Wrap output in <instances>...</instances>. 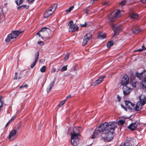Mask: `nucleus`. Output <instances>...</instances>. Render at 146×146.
Masks as SVG:
<instances>
[{
  "label": "nucleus",
  "mask_w": 146,
  "mask_h": 146,
  "mask_svg": "<svg viewBox=\"0 0 146 146\" xmlns=\"http://www.w3.org/2000/svg\"><path fill=\"white\" fill-rule=\"evenodd\" d=\"M116 127L114 123L105 122L98 127L99 132L102 133V139L105 142L111 141L113 137V133Z\"/></svg>",
  "instance_id": "nucleus-1"
},
{
  "label": "nucleus",
  "mask_w": 146,
  "mask_h": 146,
  "mask_svg": "<svg viewBox=\"0 0 146 146\" xmlns=\"http://www.w3.org/2000/svg\"><path fill=\"white\" fill-rule=\"evenodd\" d=\"M23 31V30L21 31L20 30L13 31L11 33L7 35V38L5 39V41L9 42L11 39L16 38Z\"/></svg>",
  "instance_id": "nucleus-2"
},
{
  "label": "nucleus",
  "mask_w": 146,
  "mask_h": 146,
  "mask_svg": "<svg viewBox=\"0 0 146 146\" xmlns=\"http://www.w3.org/2000/svg\"><path fill=\"white\" fill-rule=\"evenodd\" d=\"M57 6V5L56 3L52 5L44 12V17L46 18L50 16L55 11Z\"/></svg>",
  "instance_id": "nucleus-3"
},
{
  "label": "nucleus",
  "mask_w": 146,
  "mask_h": 146,
  "mask_svg": "<svg viewBox=\"0 0 146 146\" xmlns=\"http://www.w3.org/2000/svg\"><path fill=\"white\" fill-rule=\"evenodd\" d=\"M120 13V11L119 10H114L112 11L108 17L109 22H115L116 20V19L119 17V14Z\"/></svg>",
  "instance_id": "nucleus-4"
},
{
  "label": "nucleus",
  "mask_w": 146,
  "mask_h": 146,
  "mask_svg": "<svg viewBox=\"0 0 146 146\" xmlns=\"http://www.w3.org/2000/svg\"><path fill=\"white\" fill-rule=\"evenodd\" d=\"M92 35L91 33H87L84 36L82 44V45L84 46L92 38Z\"/></svg>",
  "instance_id": "nucleus-5"
},
{
  "label": "nucleus",
  "mask_w": 146,
  "mask_h": 146,
  "mask_svg": "<svg viewBox=\"0 0 146 146\" xmlns=\"http://www.w3.org/2000/svg\"><path fill=\"white\" fill-rule=\"evenodd\" d=\"M139 101L138 102L141 104V106H143L146 103V97L145 96L141 94L139 97Z\"/></svg>",
  "instance_id": "nucleus-6"
},
{
  "label": "nucleus",
  "mask_w": 146,
  "mask_h": 146,
  "mask_svg": "<svg viewBox=\"0 0 146 146\" xmlns=\"http://www.w3.org/2000/svg\"><path fill=\"white\" fill-rule=\"evenodd\" d=\"M136 76L140 80H143L146 78V70H145L141 73L136 72Z\"/></svg>",
  "instance_id": "nucleus-7"
},
{
  "label": "nucleus",
  "mask_w": 146,
  "mask_h": 146,
  "mask_svg": "<svg viewBox=\"0 0 146 146\" xmlns=\"http://www.w3.org/2000/svg\"><path fill=\"white\" fill-rule=\"evenodd\" d=\"M129 78L127 75L124 76L121 81L120 83L122 85L126 86L129 82Z\"/></svg>",
  "instance_id": "nucleus-8"
},
{
  "label": "nucleus",
  "mask_w": 146,
  "mask_h": 146,
  "mask_svg": "<svg viewBox=\"0 0 146 146\" xmlns=\"http://www.w3.org/2000/svg\"><path fill=\"white\" fill-rule=\"evenodd\" d=\"M125 106L127 108L129 109L133 110L135 109V104L132 103L131 102L129 101H125Z\"/></svg>",
  "instance_id": "nucleus-9"
},
{
  "label": "nucleus",
  "mask_w": 146,
  "mask_h": 146,
  "mask_svg": "<svg viewBox=\"0 0 146 146\" xmlns=\"http://www.w3.org/2000/svg\"><path fill=\"white\" fill-rule=\"evenodd\" d=\"M123 93L124 95L126 96L129 94L132 90V89L127 86H124L123 87Z\"/></svg>",
  "instance_id": "nucleus-10"
},
{
  "label": "nucleus",
  "mask_w": 146,
  "mask_h": 146,
  "mask_svg": "<svg viewBox=\"0 0 146 146\" xmlns=\"http://www.w3.org/2000/svg\"><path fill=\"white\" fill-rule=\"evenodd\" d=\"M110 25L112 27L113 29L114 32V36L117 35L119 34V32L121 30V28H119L118 27L115 28L114 24L112 23H110Z\"/></svg>",
  "instance_id": "nucleus-11"
},
{
  "label": "nucleus",
  "mask_w": 146,
  "mask_h": 146,
  "mask_svg": "<svg viewBox=\"0 0 146 146\" xmlns=\"http://www.w3.org/2000/svg\"><path fill=\"white\" fill-rule=\"evenodd\" d=\"M17 133V131L14 129L11 131L10 134L9 136V138L10 141H13L14 140L15 137L14 136Z\"/></svg>",
  "instance_id": "nucleus-12"
},
{
  "label": "nucleus",
  "mask_w": 146,
  "mask_h": 146,
  "mask_svg": "<svg viewBox=\"0 0 146 146\" xmlns=\"http://www.w3.org/2000/svg\"><path fill=\"white\" fill-rule=\"evenodd\" d=\"M76 129V128H73V129L72 133H71V138L72 139H79L78 136L80 135L79 133H77L75 131V129Z\"/></svg>",
  "instance_id": "nucleus-13"
},
{
  "label": "nucleus",
  "mask_w": 146,
  "mask_h": 146,
  "mask_svg": "<svg viewBox=\"0 0 146 146\" xmlns=\"http://www.w3.org/2000/svg\"><path fill=\"white\" fill-rule=\"evenodd\" d=\"M78 30V27L76 24H74L72 26L70 27L69 29V31L70 32L77 31Z\"/></svg>",
  "instance_id": "nucleus-14"
},
{
  "label": "nucleus",
  "mask_w": 146,
  "mask_h": 146,
  "mask_svg": "<svg viewBox=\"0 0 146 146\" xmlns=\"http://www.w3.org/2000/svg\"><path fill=\"white\" fill-rule=\"evenodd\" d=\"M39 56V52H37L35 54V61L33 62L31 64V68H33L35 65L36 63L38 60V57Z\"/></svg>",
  "instance_id": "nucleus-15"
},
{
  "label": "nucleus",
  "mask_w": 146,
  "mask_h": 146,
  "mask_svg": "<svg viewBox=\"0 0 146 146\" xmlns=\"http://www.w3.org/2000/svg\"><path fill=\"white\" fill-rule=\"evenodd\" d=\"M51 30L50 29H48L46 32H44L43 33H41L42 35V38H47L49 37V33L50 32Z\"/></svg>",
  "instance_id": "nucleus-16"
},
{
  "label": "nucleus",
  "mask_w": 146,
  "mask_h": 146,
  "mask_svg": "<svg viewBox=\"0 0 146 146\" xmlns=\"http://www.w3.org/2000/svg\"><path fill=\"white\" fill-rule=\"evenodd\" d=\"M128 128L130 131H133L136 129L137 124L136 123H132L128 127Z\"/></svg>",
  "instance_id": "nucleus-17"
},
{
  "label": "nucleus",
  "mask_w": 146,
  "mask_h": 146,
  "mask_svg": "<svg viewBox=\"0 0 146 146\" xmlns=\"http://www.w3.org/2000/svg\"><path fill=\"white\" fill-rule=\"evenodd\" d=\"M106 77L105 76H103L100 77L98 79L96 80L94 82L95 85H97L100 84L103 81V79Z\"/></svg>",
  "instance_id": "nucleus-18"
},
{
  "label": "nucleus",
  "mask_w": 146,
  "mask_h": 146,
  "mask_svg": "<svg viewBox=\"0 0 146 146\" xmlns=\"http://www.w3.org/2000/svg\"><path fill=\"white\" fill-rule=\"evenodd\" d=\"M55 77L54 78V79L53 80V81L51 82L50 83L49 85L48 86V88L46 89V91L48 93L50 91H51L52 88V87L53 86L54 83H55Z\"/></svg>",
  "instance_id": "nucleus-19"
},
{
  "label": "nucleus",
  "mask_w": 146,
  "mask_h": 146,
  "mask_svg": "<svg viewBox=\"0 0 146 146\" xmlns=\"http://www.w3.org/2000/svg\"><path fill=\"white\" fill-rule=\"evenodd\" d=\"M79 139H72L71 143L74 146H76L79 143Z\"/></svg>",
  "instance_id": "nucleus-20"
},
{
  "label": "nucleus",
  "mask_w": 146,
  "mask_h": 146,
  "mask_svg": "<svg viewBox=\"0 0 146 146\" xmlns=\"http://www.w3.org/2000/svg\"><path fill=\"white\" fill-rule=\"evenodd\" d=\"M143 106H141V104L139 102H137L135 106V110L137 111H139L142 109Z\"/></svg>",
  "instance_id": "nucleus-21"
},
{
  "label": "nucleus",
  "mask_w": 146,
  "mask_h": 146,
  "mask_svg": "<svg viewBox=\"0 0 146 146\" xmlns=\"http://www.w3.org/2000/svg\"><path fill=\"white\" fill-rule=\"evenodd\" d=\"M129 16L132 19H137L138 17V15L137 14L134 13H130Z\"/></svg>",
  "instance_id": "nucleus-22"
},
{
  "label": "nucleus",
  "mask_w": 146,
  "mask_h": 146,
  "mask_svg": "<svg viewBox=\"0 0 146 146\" xmlns=\"http://www.w3.org/2000/svg\"><path fill=\"white\" fill-rule=\"evenodd\" d=\"M98 130L95 129L93 132L92 135L91 137L92 139H94L97 137L98 135Z\"/></svg>",
  "instance_id": "nucleus-23"
},
{
  "label": "nucleus",
  "mask_w": 146,
  "mask_h": 146,
  "mask_svg": "<svg viewBox=\"0 0 146 146\" xmlns=\"http://www.w3.org/2000/svg\"><path fill=\"white\" fill-rule=\"evenodd\" d=\"M131 82L132 83V86L134 88H136L137 81L135 80V78H134L133 79L131 78Z\"/></svg>",
  "instance_id": "nucleus-24"
},
{
  "label": "nucleus",
  "mask_w": 146,
  "mask_h": 146,
  "mask_svg": "<svg viewBox=\"0 0 146 146\" xmlns=\"http://www.w3.org/2000/svg\"><path fill=\"white\" fill-rule=\"evenodd\" d=\"M100 37L102 38V39H104L106 38V34H103L101 33L99 34L98 36V38H100Z\"/></svg>",
  "instance_id": "nucleus-25"
},
{
  "label": "nucleus",
  "mask_w": 146,
  "mask_h": 146,
  "mask_svg": "<svg viewBox=\"0 0 146 146\" xmlns=\"http://www.w3.org/2000/svg\"><path fill=\"white\" fill-rule=\"evenodd\" d=\"M141 84L143 89H145L146 90V80L143 81Z\"/></svg>",
  "instance_id": "nucleus-26"
},
{
  "label": "nucleus",
  "mask_w": 146,
  "mask_h": 146,
  "mask_svg": "<svg viewBox=\"0 0 146 146\" xmlns=\"http://www.w3.org/2000/svg\"><path fill=\"white\" fill-rule=\"evenodd\" d=\"M130 0H126L123 1L120 3V4L123 6L127 2L128 4H130L131 3V2H129V1Z\"/></svg>",
  "instance_id": "nucleus-27"
},
{
  "label": "nucleus",
  "mask_w": 146,
  "mask_h": 146,
  "mask_svg": "<svg viewBox=\"0 0 146 146\" xmlns=\"http://www.w3.org/2000/svg\"><path fill=\"white\" fill-rule=\"evenodd\" d=\"M113 44V41L112 40L109 41L107 43V46L108 48H110Z\"/></svg>",
  "instance_id": "nucleus-28"
},
{
  "label": "nucleus",
  "mask_w": 146,
  "mask_h": 146,
  "mask_svg": "<svg viewBox=\"0 0 146 146\" xmlns=\"http://www.w3.org/2000/svg\"><path fill=\"white\" fill-rule=\"evenodd\" d=\"M23 0H15V2L17 5H19L22 4Z\"/></svg>",
  "instance_id": "nucleus-29"
},
{
  "label": "nucleus",
  "mask_w": 146,
  "mask_h": 146,
  "mask_svg": "<svg viewBox=\"0 0 146 146\" xmlns=\"http://www.w3.org/2000/svg\"><path fill=\"white\" fill-rule=\"evenodd\" d=\"M48 29H50L48 28H47L46 27L42 28L40 31L41 32V33H43L44 32H46Z\"/></svg>",
  "instance_id": "nucleus-30"
},
{
  "label": "nucleus",
  "mask_w": 146,
  "mask_h": 146,
  "mask_svg": "<svg viewBox=\"0 0 146 146\" xmlns=\"http://www.w3.org/2000/svg\"><path fill=\"white\" fill-rule=\"evenodd\" d=\"M141 31V29H136L135 30H132V32L134 34H137Z\"/></svg>",
  "instance_id": "nucleus-31"
},
{
  "label": "nucleus",
  "mask_w": 146,
  "mask_h": 146,
  "mask_svg": "<svg viewBox=\"0 0 146 146\" xmlns=\"http://www.w3.org/2000/svg\"><path fill=\"white\" fill-rule=\"evenodd\" d=\"M74 7V6H72L71 7H70L68 9L66 10L65 12H68V13L70 12L72 10H73V8Z\"/></svg>",
  "instance_id": "nucleus-32"
},
{
  "label": "nucleus",
  "mask_w": 146,
  "mask_h": 146,
  "mask_svg": "<svg viewBox=\"0 0 146 146\" xmlns=\"http://www.w3.org/2000/svg\"><path fill=\"white\" fill-rule=\"evenodd\" d=\"M125 120L121 119L119 120L118 121V123L119 124H120L121 125H123L125 123Z\"/></svg>",
  "instance_id": "nucleus-33"
},
{
  "label": "nucleus",
  "mask_w": 146,
  "mask_h": 146,
  "mask_svg": "<svg viewBox=\"0 0 146 146\" xmlns=\"http://www.w3.org/2000/svg\"><path fill=\"white\" fill-rule=\"evenodd\" d=\"M46 66H44L40 69V71L42 72H44L46 71Z\"/></svg>",
  "instance_id": "nucleus-34"
},
{
  "label": "nucleus",
  "mask_w": 146,
  "mask_h": 146,
  "mask_svg": "<svg viewBox=\"0 0 146 146\" xmlns=\"http://www.w3.org/2000/svg\"><path fill=\"white\" fill-rule=\"evenodd\" d=\"M66 100H64L60 102L59 104L58 105L59 107H61V106L63 105L66 102Z\"/></svg>",
  "instance_id": "nucleus-35"
},
{
  "label": "nucleus",
  "mask_w": 146,
  "mask_h": 146,
  "mask_svg": "<svg viewBox=\"0 0 146 146\" xmlns=\"http://www.w3.org/2000/svg\"><path fill=\"white\" fill-rule=\"evenodd\" d=\"M28 86V85L26 83L23 82V83L22 85L20 86L19 88H20L21 89L24 87L27 88Z\"/></svg>",
  "instance_id": "nucleus-36"
},
{
  "label": "nucleus",
  "mask_w": 146,
  "mask_h": 146,
  "mask_svg": "<svg viewBox=\"0 0 146 146\" xmlns=\"http://www.w3.org/2000/svg\"><path fill=\"white\" fill-rule=\"evenodd\" d=\"M21 9L23 10L24 9H27L29 7V5H21Z\"/></svg>",
  "instance_id": "nucleus-37"
},
{
  "label": "nucleus",
  "mask_w": 146,
  "mask_h": 146,
  "mask_svg": "<svg viewBox=\"0 0 146 146\" xmlns=\"http://www.w3.org/2000/svg\"><path fill=\"white\" fill-rule=\"evenodd\" d=\"M68 65H67L66 66H63L62 69H61L60 71L61 72H63L64 71H65L66 70H67V66Z\"/></svg>",
  "instance_id": "nucleus-38"
},
{
  "label": "nucleus",
  "mask_w": 146,
  "mask_h": 146,
  "mask_svg": "<svg viewBox=\"0 0 146 146\" xmlns=\"http://www.w3.org/2000/svg\"><path fill=\"white\" fill-rule=\"evenodd\" d=\"M3 6H0V17L2 14H3Z\"/></svg>",
  "instance_id": "nucleus-39"
},
{
  "label": "nucleus",
  "mask_w": 146,
  "mask_h": 146,
  "mask_svg": "<svg viewBox=\"0 0 146 146\" xmlns=\"http://www.w3.org/2000/svg\"><path fill=\"white\" fill-rule=\"evenodd\" d=\"M69 56V54L68 53H66L65 57L64 58L65 60H68Z\"/></svg>",
  "instance_id": "nucleus-40"
},
{
  "label": "nucleus",
  "mask_w": 146,
  "mask_h": 146,
  "mask_svg": "<svg viewBox=\"0 0 146 146\" xmlns=\"http://www.w3.org/2000/svg\"><path fill=\"white\" fill-rule=\"evenodd\" d=\"M73 22L72 21H70L68 24V25L70 27H71L73 25Z\"/></svg>",
  "instance_id": "nucleus-41"
},
{
  "label": "nucleus",
  "mask_w": 146,
  "mask_h": 146,
  "mask_svg": "<svg viewBox=\"0 0 146 146\" xmlns=\"http://www.w3.org/2000/svg\"><path fill=\"white\" fill-rule=\"evenodd\" d=\"M102 4L104 5H109V2L107 1H104L102 3Z\"/></svg>",
  "instance_id": "nucleus-42"
},
{
  "label": "nucleus",
  "mask_w": 146,
  "mask_h": 146,
  "mask_svg": "<svg viewBox=\"0 0 146 146\" xmlns=\"http://www.w3.org/2000/svg\"><path fill=\"white\" fill-rule=\"evenodd\" d=\"M37 35L39 36V37H41L42 38V35L41 32L39 31L37 33Z\"/></svg>",
  "instance_id": "nucleus-43"
},
{
  "label": "nucleus",
  "mask_w": 146,
  "mask_h": 146,
  "mask_svg": "<svg viewBox=\"0 0 146 146\" xmlns=\"http://www.w3.org/2000/svg\"><path fill=\"white\" fill-rule=\"evenodd\" d=\"M17 76H18V75H17V72H15V76H14V80H16L17 79Z\"/></svg>",
  "instance_id": "nucleus-44"
},
{
  "label": "nucleus",
  "mask_w": 146,
  "mask_h": 146,
  "mask_svg": "<svg viewBox=\"0 0 146 146\" xmlns=\"http://www.w3.org/2000/svg\"><path fill=\"white\" fill-rule=\"evenodd\" d=\"M121 107L124 110H125V111H127V108H125V107L122 104H121Z\"/></svg>",
  "instance_id": "nucleus-45"
},
{
  "label": "nucleus",
  "mask_w": 146,
  "mask_h": 146,
  "mask_svg": "<svg viewBox=\"0 0 146 146\" xmlns=\"http://www.w3.org/2000/svg\"><path fill=\"white\" fill-rule=\"evenodd\" d=\"M38 44L40 45H43L44 42L42 41H39L38 42Z\"/></svg>",
  "instance_id": "nucleus-46"
},
{
  "label": "nucleus",
  "mask_w": 146,
  "mask_h": 146,
  "mask_svg": "<svg viewBox=\"0 0 146 146\" xmlns=\"http://www.w3.org/2000/svg\"><path fill=\"white\" fill-rule=\"evenodd\" d=\"M117 98L118 100V102H120L121 100V98L120 96L118 95H117Z\"/></svg>",
  "instance_id": "nucleus-47"
},
{
  "label": "nucleus",
  "mask_w": 146,
  "mask_h": 146,
  "mask_svg": "<svg viewBox=\"0 0 146 146\" xmlns=\"http://www.w3.org/2000/svg\"><path fill=\"white\" fill-rule=\"evenodd\" d=\"M87 25V24L86 23H85L84 24H81V25H80L82 27H86V26Z\"/></svg>",
  "instance_id": "nucleus-48"
},
{
  "label": "nucleus",
  "mask_w": 146,
  "mask_h": 146,
  "mask_svg": "<svg viewBox=\"0 0 146 146\" xmlns=\"http://www.w3.org/2000/svg\"><path fill=\"white\" fill-rule=\"evenodd\" d=\"M143 50L142 48H140L138 49L137 50L135 51L134 52H141L143 51Z\"/></svg>",
  "instance_id": "nucleus-49"
},
{
  "label": "nucleus",
  "mask_w": 146,
  "mask_h": 146,
  "mask_svg": "<svg viewBox=\"0 0 146 146\" xmlns=\"http://www.w3.org/2000/svg\"><path fill=\"white\" fill-rule=\"evenodd\" d=\"M56 71V69L55 68H53L51 70V72L52 73Z\"/></svg>",
  "instance_id": "nucleus-50"
},
{
  "label": "nucleus",
  "mask_w": 146,
  "mask_h": 146,
  "mask_svg": "<svg viewBox=\"0 0 146 146\" xmlns=\"http://www.w3.org/2000/svg\"><path fill=\"white\" fill-rule=\"evenodd\" d=\"M16 117V116H13L10 119L9 121H10V122L12 121L13 120H14Z\"/></svg>",
  "instance_id": "nucleus-51"
},
{
  "label": "nucleus",
  "mask_w": 146,
  "mask_h": 146,
  "mask_svg": "<svg viewBox=\"0 0 146 146\" xmlns=\"http://www.w3.org/2000/svg\"><path fill=\"white\" fill-rule=\"evenodd\" d=\"M71 96V95L70 94L69 95H68L66 97V98L65 100H66H66L69 98H70Z\"/></svg>",
  "instance_id": "nucleus-52"
},
{
  "label": "nucleus",
  "mask_w": 146,
  "mask_h": 146,
  "mask_svg": "<svg viewBox=\"0 0 146 146\" xmlns=\"http://www.w3.org/2000/svg\"><path fill=\"white\" fill-rule=\"evenodd\" d=\"M142 49H143V50H146V48L144 46V45H143L142 46Z\"/></svg>",
  "instance_id": "nucleus-53"
},
{
  "label": "nucleus",
  "mask_w": 146,
  "mask_h": 146,
  "mask_svg": "<svg viewBox=\"0 0 146 146\" xmlns=\"http://www.w3.org/2000/svg\"><path fill=\"white\" fill-rule=\"evenodd\" d=\"M10 121H9L7 123L6 125H5V127H7L8 126V125H9V123H10Z\"/></svg>",
  "instance_id": "nucleus-54"
},
{
  "label": "nucleus",
  "mask_w": 146,
  "mask_h": 146,
  "mask_svg": "<svg viewBox=\"0 0 146 146\" xmlns=\"http://www.w3.org/2000/svg\"><path fill=\"white\" fill-rule=\"evenodd\" d=\"M140 0L143 3H145L146 2V0Z\"/></svg>",
  "instance_id": "nucleus-55"
},
{
  "label": "nucleus",
  "mask_w": 146,
  "mask_h": 146,
  "mask_svg": "<svg viewBox=\"0 0 146 146\" xmlns=\"http://www.w3.org/2000/svg\"><path fill=\"white\" fill-rule=\"evenodd\" d=\"M21 6H18V7H17V10H19L20 9H21Z\"/></svg>",
  "instance_id": "nucleus-56"
},
{
  "label": "nucleus",
  "mask_w": 146,
  "mask_h": 146,
  "mask_svg": "<svg viewBox=\"0 0 146 146\" xmlns=\"http://www.w3.org/2000/svg\"><path fill=\"white\" fill-rule=\"evenodd\" d=\"M28 1L30 3H33V2L35 0H28Z\"/></svg>",
  "instance_id": "nucleus-57"
},
{
  "label": "nucleus",
  "mask_w": 146,
  "mask_h": 146,
  "mask_svg": "<svg viewBox=\"0 0 146 146\" xmlns=\"http://www.w3.org/2000/svg\"><path fill=\"white\" fill-rule=\"evenodd\" d=\"M85 13H86V14H87L88 13V10H86V11H85Z\"/></svg>",
  "instance_id": "nucleus-58"
},
{
  "label": "nucleus",
  "mask_w": 146,
  "mask_h": 146,
  "mask_svg": "<svg viewBox=\"0 0 146 146\" xmlns=\"http://www.w3.org/2000/svg\"><path fill=\"white\" fill-rule=\"evenodd\" d=\"M21 128V126L18 127H17V129H19Z\"/></svg>",
  "instance_id": "nucleus-59"
},
{
  "label": "nucleus",
  "mask_w": 146,
  "mask_h": 146,
  "mask_svg": "<svg viewBox=\"0 0 146 146\" xmlns=\"http://www.w3.org/2000/svg\"><path fill=\"white\" fill-rule=\"evenodd\" d=\"M73 70H76L75 69V68H73Z\"/></svg>",
  "instance_id": "nucleus-60"
},
{
  "label": "nucleus",
  "mask_w": 146,
  "mask_h": 146,
  "mask_svg": "<svg viewBox=\"0 0 146 146\" xmlns=\"http://www.w3.org/2000/svg\"><path fill=\"white\" fill-rule=\"evenodd\" d=\"M14 146H17V145H15Z\"/></svg>",
  "instance_id": "nucleus-61"
}]
</instances>
